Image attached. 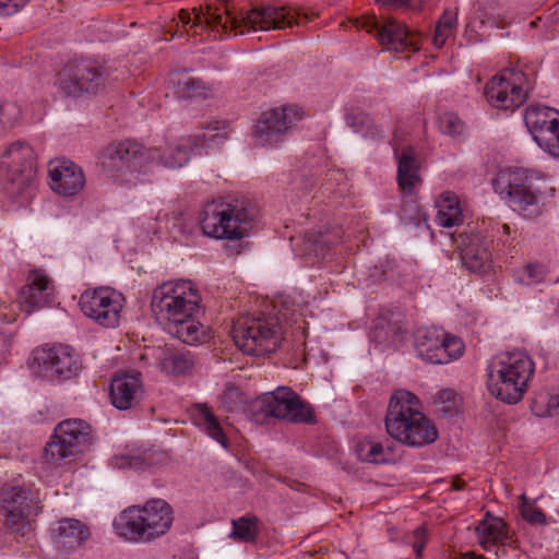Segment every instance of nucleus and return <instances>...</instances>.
<instances>
[{"mask_svg": "<svg viewBox=\"0 0 559 559\" xmlns=\"http://www.w3.org/2000/svg\"><path fill=\"white\" fill-rule=\"evenodd\" d=\"M193 17L188 10H180L179 20L183 27L190 26H209L213 29L222 28L225 33L236 31L237 28H246L252 31L282 29L292 27L294 24H300L284 8L272 5L257 8L248 11L240 19L233 15L223 4L213 8L211 4L194 8L192 10ZM243 33V29H240Z\"/></svg>", "mask_w": 559, "mask_h": 559, "instance_id": "1", "label": "nucleus"}, {"mask_svg": "<svg viewBox=\"0 0 559 559\" xmlns=\"http://www.w3.org/2000/svg\"><path fill=\"white\" fill-rule=\"evenodd\" d=\"M388 433L407 447L420 448L438 439L435 424L420 411L419 399L407 390H396L385 415Z\"/></svg>", "mask_w": 559, "mask_h": 559, "instance_id": "2", "label": "nucleus"}, {"mask_svg": "<svg viewBox=\"0 0 559 559\" xmlns=\"http://www.w3.org/2000/svg\"><path fill=\"white\" fill-rule=\"evenodd\" d=\"M173 522V507L164 499L153 498L122 510L112 526L124 542L147 544L167 534Z\"/></svg>", "mask_w": 559, "mask_h": 559, "instance_id": "3", "label": "nucleus"}, {"mask_svg": "<svg viewBox=\"0 0 559 559\" xmlns=\"http://www.w3.org/2000/svg\"><path fill=\"white\" fill-rule=\"evenodd\" d=\"M259 209L249 199L214 200L204 205L200 224L205 236L238 240L247 236Z\"/></svg>", "mask_w": 559, "mask_h": 559, "instance_id": "4", "label": "nucleus"}, {"mask_svg": "<svg viewBox=\"0 0 559 559\" xmlns=\"http://www.w3.org/2000/svg\"><path fill=\"white\" fill-rule=\"evenodd\" d=\"M534 371L535 365L525 352L502 354L488 368V390L502 402L515 404L527 391Z\"/></svg>", "mask_w": 559, "mask_h": 559, "instance_id": "5", "label": "nucleus"}, {"mask_svg": "<svg viewBox=\"0 0 559 559\" xmlns=\"http://www.w3.org/2000/svg\"><path fill=\"white\" fill-rule=\"evenodd\" d=\"M236 346L248 355L274 353L284 340L280 317H238L233 323Z\"/></svg>", "mask_w": 559, "mask_h": 559, "instance_id": "6", "label": "nucleus"}, {"mask_svg": "<svg viewBox=\"0 0 559 559\" xmlns=\"http://www.w3.org/2000/svg\"><path fill=\"white\" fill-rule=\"evenodd\" d=\"M91 433V426L83 419L69 418L60 421L44 448L45 463L53 467L70 463L90 444Z\"/></svg>", "mask_w": 559, "mask_h": 559, "instance_id": "7", "label": "nucleus"}, {"mask_svg": "<svg viewBox=\"0 0 559 559\" xmlns=\"http://www.w3.org/2000/svg\"><path fill=\"white\" fill-rule=\"evenodd\" d=\"M544 182L524 169L504 170L493 180V189L524 216L538 213V197Z\"/></svg>", "mask_w": 559, "mask_h": 559, "instance_id": "8", "label": "nucleus"}, {"mask_svg": "<svg viewBox=\"0 0 559 559\" xmlns=\"http://www.w3.org/2000/svg\"><path fill=\"white\" fill-rule=\"evenodd\" d=\"M35 153L26 142L11 143L0 156V183L10 195L28 189L36 177Z\"/></svg>", "mask_w": 559, "mask_h": 559, "instance_id": "9", "label": "nucleus"}, {"mask_svg": "<svg viewBox=\"0 0 559 559\" xmlns=\"http://www.w3.org/2000/svg\"><path fill=\"white\" fill-rule=\"evenodd\" d=\"M153 314H195L205 311L199 288L187 280L168 281L152 294Z\"/></svg>", "mask_w": 559, "mask_h": 559, "instance_id": "10", "label": "nucleus"}, {"mask_svg": "<svg viewBox=\"0 0 559 559\" xmlns=\"http://www.w3.org/2000/svg\"><path fill=\"white\" fill-rule=\"evenodd\" d=\"M158 150L147 148L138 143L122 142L107 147L102 167L107 177L119 182L130 181L135 173L150 165V156H157Z\"/></svg>", "mask_w": 559, "mask_h": 559, "instance_id": "11", "label": "nucleus"}, {"mask_svg": "<svg viewBox=\"0 0 559 559\" xmlns=\"http://www.w3.org/2000/svg\"><path fill=\"white\" fill-rule=\"evenodd\" d=\"M29 367L34 374L46 379H70L81 365L76 352L64 344H44L32 352Z\"/></svg>", "mask_w": 559, "mask_h": 559, "instance_id": "12", "label": "nucleus"}, {"mask_svg": "<svg viewBox=\"0 0 559 559\" xmlns=\"http://www.w3.org/2000/svg\"><path fill=\"white\" fill-rule=\"evenodd\" d=\"M253 407L267 417L292 423H310L313 419L311 406L287 386H278L273 392L263 393L253 402Z\"/></svg>", "mask_w": 559, "mask_h": 559, "instance_id": "13", "label": "nucleus"}, {"mask_svg": "<svg viewBox=\"0 0 559 559\" xmlns=\"http://www.w3.org/2000/svg\"><path fill=\"white\" fill-rule=\"evenodd\" d=\"M301 118L302 111L294 105L267 109L257 119L253 136L262 146H277Z\"/></svg>", "mask_w": 559, "mask_h": 559, "instance_id": "14", "label": "nucleus"}, {"mask_svg": "<svg viewBox=\"0 0 559 559\" xmlns=\"http://www.w3.org/2000/svg\"><path fill=\"white\" fill-rule=\"evenodd\" d=\"M357 26L368 33H374L379 43L388 50L404 52L419 49L416 34L394 17L386 16L378 20L374 15L364 16L357 21Z\"/></svg>", "mask_w": 559, "mask_h": 559, "instance_id": "15", "label": "nucleus"}, {"mask_svg": "<svg viewBox=\"0 0 559 559\" xmlns=\"http://www.w3.org/2000/svg\"><path fill=\"white\" fill-rule=\"evenodd\" d=\"M103 69L88 60L68 62L57 74V84L68 96L97 93L104 85Z\"/></svg>", "mask_w": 559, "mask_h": 559, "instance_id": "16", "label": "nucleus"}, {"mask_svg": "<svg viewBox=\"0 0 559 559\" xmlns=\"http://www.w3.org/2000/svg\"><path fill=\"white\" fill-rule=\"evenodd\" d=\"M36 503L28 490L19 486L0 490V516L5 527L16 534L25 535L31 528V516Z\"/></svg>", "mask_w": 559, "mask_h": 559, "instance_id": "17", "label": "nucleus"}, {"mask_svg": "<svg viewBox=\"0 0 559 559\" xmlns=\"http://www.w3.org/2000/svg\"><path fill=\"white\" fill-rule=\"evenodd\" d=\"M16 301L20 310L27 313L49 311L60 305L53 280L40 269L29 271Z\"/></svg>", "mask_w": 559, "mask_h": 559, "instance_id": "18", "label": "nucleus"}, {"mask_svg": "<svg viewBox=\"0 0 559 559\" xmlns=\"http://www.w3.org/2000/svg\"><path fill=\"white\" fill-rule=\"evenodd\" d=\"M460 252L462 264L471 272H487L491 267V240L476 228L468 226L463 231L452 235Z\"/></svg>", "mask_w": 559, "mask_h": 559, "instance_id": "19", "label": "nucleus"}, {"mask_svg": "<svg viewBox=\"0 0 559 559\" xmlns=\"http://www.w3.org/2000/svg\"><path fill=\"white\" fill-rule=\"evenodd\" d=\"M493 76L485 86V96L491 106L501 109L519 107L526 99V92L520 85L519 73L511 72Z\"/></svg>", "mask_w": 559, "mask_h": 559, "instance_id": "20", "label": "nucleus"}, {"mask_svg": "<svg viewBox=\"0 0 559 559\" xmlns=\"http://www.w3.org/2000/svg\"><path fill=\"white\" fill-rule=\"evenodd\" d=\"M83 314H120L126 306V297L109 286L84 290L79 299Z\"/></svg>", "mask_w": 559, "mask_h": 559, "instance_id": "21", "label": "nucleus"}, {"mask_svg": "<svg viewBox=\"0 0 559 559\" xmlns=\"http://www.w3.org/2000/svg\"><path fill=\"white\" fill-rule=\"evenodd\" d=\"M48 176L51 190L66 197L76 194L85 185V177L82 168L67 159L49 162Z\"/></svg>", "mask_w": 559, "mask_h": 559, "instance_id": "22", "label": "nucleus"}, {"mask_svg": "<svg viewBox=\"0 0 559 559\" xmlns=\"http://www.w3.org/2000/svg\"><path fill=\"white\" fill-rule=\"evenodd\" d=\"M144 388L140 373H121L112 378L109 385L111 404L120 411H128L140 403Z\"/></svg>", "mask_w": 559, "mask_h": 559, "instance_id": "23", "label": "nucleus"}, {"mask_svg": "<svg viewBox=\"0 0 559 559\" xmlns=\"http://www.w3.org/2000/svg\"><path fill=\"white\" fill-rule=\"evenodd\" d=\"M476 536L485 550L499 545L516 548V540L509 534L506 522L497 516L486 514L476 526Z\"/></svg>", "mask_w": 559, "mask_h": 559, "instance_id": "24", "label": "nucleus"}, {"mask_svg": "<svg viewBox=\"0 0 559 559\" xmlns=\"http://www.w3.org/2000/svg\"><path fill=\"white\" fill-rule=\"evenodd\" d=\"M56 547L64 552L75 550L88 538V527L76 519H62L51 528Z\"/></svg>", "mask_w": 559, "mask_h": 559, "instance_id": "25", "label": "nucleus"}, {"mask_svg": "<svg viewBox=\"0 0 559 559\" xmlns=\"http://www.w3.org/2000/svg\"><path fill=\"white\" fill-rule=\"evenodd\" d=\"M162 319L159 323L164 325V329L186 344H200L209 337V329L200 323L197 317H183L182 319L162 317Z\"/></svg>", "mask_w": 559, "mask_h": 559, "instance_id": "26", "label": "nucleus"}, {"mask_svg": "<svg viewBox=\"0 0 559 559\" xmlns=\"http://www.w3.org/2000/svg\"><path fill=\"white\" fill-rule=\"evenodd\" d=\"M397 155V182L405 194H413L415 188L420 183L419 162L416 152L412 146H405Z\"/></svg>", "mask_w": 559, "mask_h": 559, "instance_id": "27", "label": "nucleus"}, {"mask_svg": "<svg viewBox=\"0 0 559 559\" xmlns=\"http://www.w3.org/2000/svg\"><path fill=\"white\" fill-rule=\"evenodd\" d=\"M525 124L537 143L559 123V111L546 106H531L524 115Z\"/></svg>", "mask_w": 559, "mask_h": 559, "instance_id": "28", "label": "nucleus"}, {"mask_svg": "<svg viewBox=\"0 0 559 559\" xmlns=\"http://www.w3.org/2000/svg\"><path fill=\"white\" fill-rule=\"evenodd\" d=\"M163 372L169 376H185L191 372L194 362L188 353L175 350L169 347H159L153 350Z\"/></svg>", "mask_w": 559, "mask_h": 559, "instance_id": "29", "label": "nucleus"}, {"mask_svg": "<svg viewBox=\"0 0 559 559\" xmlns=\"http://www.w3.org/2000/svg\"><path fill=\"white\" fill-rule=\"evenodd\" d=\"M442 328L425 326L415 332V350L425 361L433 364L438 353V346L441 344Z\"/></svg>", "mask_w": 559, "mask_h": 559, "instance_id": "30", "label": "nucleus"}, {"mask_svg": "<svg viewBox=\"0 0 559 559\" xmlns=\"http://www.w3.org/2000/svg\"><path fill=\"white\" fill-rule=\"evenodd\" d=\"M436 222L439 226L451 228L463 223V214L456 194L445 191L436 202Z\"/></svg>", "mask_w": 559, "mask_h": 559, "instance_id": "31", "label": "nucleus"}, {"mask_svg": "<svg viewBox=\"0 0 559 559\" xmlns=\"http://www.w3.org/2000/svg\"><path fill=\"white\" fill-rule=\"evenodd\" d=\"M191 139H185L176 146H169L167 150L162 151L158 147L157 156H150V164H156L166 168H180L185 166L189 158V151L192 150Z\"/></svg>", "mask_w": 559, "mask_h": 559, "instance_id": "32", "label": "nucleus"}, {"mask_svg": "<svg viewBox=\"0 0 559 559\" xmlns=\"http://www.w3.org/2000/svg\"><path fill=\"white\" fill-rule=\"evenodd\" d=\"M441 344L438 346L435 365H448L459 360L465 353V344L463 340L454 334L442 331Z\"/></svg>", "mask_w": 559, "mask_h": 559, "instance_id": "33", "label": "nucleus"}, {"mask_svg": "<svg viewBox=\"0 0 559 559\" xmlns=\"http://www.w3.org/2000/svg\"><path fill=\"white\" fill-rule=\"evenodd\" d=\"M194 421L209 437L218 442L223 448H228V439L217 418L207 406L201 405L198 407Z\"/></svg>", "mask_w": 559, "mask_h": 559, "instance_id": "34", "label": "nucleus"}, {"mask_svg": "<svg viewBox=\"0 0 559 559\" xmlns=\"http://www.w3.org/2000/svg\"><path fill=\"white\" fill-rule=\"evenodd\" d=\"M346 123L355 132L364 136L381 138L383 130L373 122V119L366 112L353 109L346 114Z\"/></svg>", "mask_w": 559, "mask_h": 559, "instance_id": "35", "label": "nucleus"}, {"mask_svg": "<svg viewBox=\"0 0 559 559\" xmlns=\"http://www.w3.org/2000/svg\"><path fill=\"white\" fill-rule=\"evenodd\" d=\"M356 453L359 460L373 464H385L390 462L389 453L383 445L370 438L357 442Z\"/></svg>", "mask_w": 559, "mask_h": 559, "instance_id": "36", "label": "nucleus"}, {"mask_svg": "<svg viewBox=\"0 0 559 559\" xmlns=\"http://www.w3.org/2000/svg\"><path fill=\"white\" fill-rule=\"evenodd\" d=\"M169 82L175 87V93L181 98H195L204 95L205 87L199 79L174 73Z\"/></svg>", "mask_w": 559, "mask_h": 559, "instance_id": "37", "label": "nucleus"}, {"mask_svg": "<svg viewBox=\"0 0 559 559\" xmlns=\"http://www.w3.org/2000/svg\"><path fill=\"white\" fill-rule=\"evenodd\" d=\"M531 408L538 417L559 415V393L538 392L532 402Z\"/></svg>", "mask_w": 559, "mask_h": 559, "instance_id": "38", "label": "nucleus"}, {"mask_svg": "<svg viewBox=\"0 0 559 559\" xmlns=\"http://www.w3.org/2000/svg\"><path fill=\"white\" fill-rule=\"evenodd\" d=\"M337 241V237L325 231H312L306 236V243L309 253H313L317 258H323L329 250L330 246Z\"/></svg>", "mask_w": 559, "mask_h": 559, "instance_id": "39", "label": "nucleus"}, {"mask_svg": "<svg viewBox=\"0 0 559 559\" xmlns=\"http://www.w3.org/2000/svg\"><path fill=\"white\" fill-rule=\"evenodd\" d=\"M457 23L456 10L447 9L441 15L433 36V43L437 47H442L447 39L453 34Z\"/></svg>", "mask_w": 559, "mask_h": 559, "instance_id": "40", "label": "nucleus"}, {"mask_svg": "<svg viewBox=\"0 0 559 559\" xmlns=\"http://www.w3.org/2000/svg\"><path fill=\"white\" fill-rule=\"evenodd\" d=\"M230 536L239 542H254L258 536V523L255 518H240L233 521Z\"/></svg>", "mask_w": 559, "mask_h": 559, "instance_id": "41", "label": "nucleus"}, {"mask_svg": "<svg viewBox=\"0 0 559 559\" xmlns=\"http://www.w3.org/2000/svg\"><path fill=\"white\" fill-rule=\"evenodd\" d=\"M223 128V123L214 121L207 124L202 132H198L189 139L194 147H203L206 144L215 143L225 139V135L217 133Z\"/></svg>", "mask_w": 559, "mask_h": 559, "instance_id": "42", "label": "nucleus"}, {"mask_svg": "<svg viewBox=\"0 0 559 559\" xmlns=\"http://www.w3.org/2000/svg\"><path fill=\"white\" fill-rule=\"evenodd\" d=\"M438 127L441 133L456 138L464 133L465 123L453 112H444L438 119Z\"/></svg>", "mask_w": 559, "mask_h": 559, "instance_id": "43", "label": "nucleus"}, {"mask_svg": "<svg viewBox=\"0 0 559 559\" xmlns=\"http://www.w3.org/2000/svg\"><path fill=\"white\" fill-rule=\"evenodd\" d=\"M547 270L544 264L528 263L518 272L516 278L520 283L531 286L544 281Z\"/></svg>", "mask_w": 559, "mask_h": 559, "instance_id": "44", "label": "nucleus"}, {"mask_svg": "<svg viewBox=\"0 0 559 559\" xmlns=\"http://www.w3.org/2000/svg\"><path fill=\"white\" fill-rule=\"evenodd\" d=\"M520 512L522 518L534 525H545L546 515L534 501H528L525 495L521 497Z\"/></svg>", "mask_w": 559, "mask_h": 559, "instance_id": "45", "label": "nucleus"}, {"mask_svg": "<svg viewBox=\"0 0 559 559\" xmlns=\"http://www.w3.org/2000/svg\"><path fill=\"white\" fill-rule=\"evenodd\" d=\"M221 402L226 411L235 412L241 407L245 400L239 388L227 384L222 394Z\"/></svg>", "mask_w": 559, "mask_h": 559, "instance_id": "46", "label": "nucleus"}, {"mask_svg": "<svg viewBox=\"0 0 559 559\" xmlns=\"http://www.w3.org/2000/svg\"><path fill=\"white\" fill-rule=\"evenodd\" d=\"M20 118V108L13 103L0 105V130L11 129Z\"/></svg>", "mask_w": 559, "mask_h": 559, "instance_id": "47", "label": "nucleus"}, {"mask_svg": "<svg viewBox=\"0 0 559 559\" xmlns=\"http://www.w3.org/2000/svg\"><path fill=\"white\" fill-rule=\"evenodd\" d=\"M537 144L551 156L559 157V123L546 135L540 136Z\"/></svg>", "mask_w": 559, "mask_h": 559, "instance_id": "48", "label": "nucleus"}, {"mask_svg": "<svg viewBox=\"0 0 559 559\" xmlns=\"http://www.w3.org/2000/svg\"><path fill=\"white\" fill-rule=\"evenodd\" d=\"M457 394L452 389H442L437 392L435 403L441 406L443 413H452L457 405Z\"/></svg>", "mask_w": 559, "mask_h": 559, "instance_id": "49", "label": "nucleus"}, {"mask_svg": "<svg viewBox=\"0 0 559 559\" xmlns=\"http://www.w3.org/2000/svg\"><path fill=\"white\" fill-rule=\"evenodd\" d=\"M406 538L407 543L412 545L416 556L420 557L428 542L427 528L425 526H419Z\"/></svg>", "mask_w": 559, "mask_h": 559, "instance_id": "50", "label": "nucleus"}, {"mask_svg": "<svg viewBox=\"0 0 559 559\" xmlns=\"http://www.w3.org/2000/svg\"><path fill=\"white\" fill-rule=\"evenodd\" d=\"M29 0H0V14L11 15L26 5Z\"/></svg>", "mask_w": 559, "mask_h": 559, "instance_id": "51", "label": "nucleus"}, {"mask_svg": "<svg viewBox=\"0 0 559 559\" xmlns=\"http://www.w3.org/2000/svg\"><path fill=\"white\" fill-rule=\"evenodd\" d=\"M93 322L103 328H117L119 325V317H90Z\"/></svg>", "mask_w": 559, "mask_h": 559, "instance_id": "52", "label": "nucleus"}, {"mask_svg": "<svg viewBox=\"0 0 559 559\" xmlns=\"http://www.w3.org/2000/svg\"><path fill=\"white\" fill-rule=\"evenodd\" d=\"M377 2H381L386 5L392 7H403L407 4L411 0H376Z\"/></svg>", "mask_w": 559, "mask_h": 559, "instance_id": "53", "label": "nucleus"}, {"mask_svg": "<svg viewBox=\"0 0 559 559\" xmlns=\"http://www.w3.org/2000/svg\"><path fill=\"white\" fill-rule=\"evenodd\" d=\"M144 462V459L140 456H132L128 459L127 465L132 468H139Z\"/></svg>", "mask_w": 559, "mask_h": 559, "instance_id": "54", "label": "nucleus"}, {"mask_svg": "<svg viewBox=\"0 0 559 559\" xmlns=\"http://www.w3.org/2000/svg\"><path fill=\"white\" fill-rule=\"evenodd\" d=\"M295 14L298 16V19H300L302 16V19L306 22L312 20L314 16L318 15L317 13L308 14V13H300L299 11H296Z\"/></svg>", "mask_w": 559, "mask_h": 559, "instance_id": "55", "label": "nucleus"}, {"mask_svg": "<svg viewBox=\"0 0 559 559\" xmlns=\"http://www.w3.org/2000/svg\"><path fill=\"white\" fill-rule=\"evenodd\" d=\"M461 559H484L483 556L476 555L475 552H466L462 555Z\"/></svg>", "mask_w": 559, "mask_h": 559, "instance_id": "56", "label": "nucleus"}, {"mask_svg": "<svg viewBox=\"0 0 559 559\" xmlns=\"http://www.w3.org/2000/svg\"><path fill=\"white\" fill-rule=\"evenodd\" d=\"M463 486H464V481L463 480L456 479V480L453 481V488L456 489V490L462 489Z\"/></svg>", "mask_w": 559, "mask_h": 559, "instance_id": "57", "label": "nucleus"}, {"mask_svg": "<svg viewBox=\"0 0 559 559\" xmlns=\"http://www.w3.org/2000/svg\"><path fill=\"white\" fill-rule=\"evenodd\" d=\"M8 337L3 334H0V348L4 347L8 344Z\"/></svg>", "mask_w": 559, "mask_h": 559, "instance_id": "58", "label": "nucleus"}, {"mask_svg": "<svg viewBox=\"0 0 559 559\" xmlns=\"http://www.w3.org/2000/svg\"><path fill=\"white\" fill-rule=\"evenodd\" d=\"M502 228H503V231H504V233L509 234L510 228H509V226H508V225H503V226H502Z\"/></svg>", "mask_w": 559, "mask_h": 559, "instance_id": "59", "label": "nucleus"}, {"mask_svg": "<svg viewBox=\"0 0 559 559\" xmlns=\"http://www.w3.org/2000/svg\"><path fill=\"white\" fill-rule=\"evenodd\" d=\"M115 461L118 462V457H115ZM119 466H122V464L117 463Z\"/></svg>", "mask_w": 559, "mask_h": 559, "instance_id": "60", "label": "nucleus"}]
</instances>
